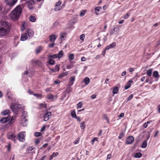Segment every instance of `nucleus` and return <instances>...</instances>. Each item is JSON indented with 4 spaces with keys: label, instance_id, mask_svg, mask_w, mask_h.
Segmentation results:
<instances>
[{
    "label": "nucleus",
    "instance_id": "51",
    "mask_svg": "<svg viewBox=\"0 0 160 160\" xmlns=\"http://www.w3.org/2000/svg\"><path fill=\"white\" fill-rule=\"evenodd\" d=\"M124 136V133L123 132H122L120 133L119 136H118V138L121 139Z\"/></svg>",
    "mask_w": 160,
    "mask_h": 160
},
{
    "label": "nucleus",
    "instance_id": "43",
    "mask_svg": "<svg viewBox=\"0 0 160 160\" xmlns=\"http://www.w3.org/2000/svg\"><path fill=\"white\" fill-rule=\"evenodd\" d=\"M70 60H73L74 59V55L73 54H70L68 56Z\"/></svg>",
    "mask_w": 160,
    "mask_h": 160
},
{
    "label": "nucleus",
    "instance_id": "11",
    "mask_svg": "<svg viewBox=\"0 0 160 160\" xmlns=\"http://www.w3.org/2000/svg\"><path fill=\"white\" fill-rule=\"evenodd\" d=\"M116 28H114L110 32V34L111 35H112L115 32L118 33L119 32V28L121 27L120 25H118Z\"/></svg>",
    "mask_w": 160,
    "mask_h": 160
},
{
    "label": "nucleus",
    "instance_id": "50",
    "mask_svg": "<svg viewBox=\"0 0 160 160\" xmlns=\"http://www.w3.org/2000/svg\"><path fill=\"white\" fill-rule=\"evenodd\" d=\"M82 102H80L77 104V108H81L82 107Z\"/></svg>",
    "mask_w": 160,
    "mask_h": 160
},
{
    "label": "nucleus",
    "instance_id": "42",
    "mask_svg": "<svg viewBox=\"0 0 160 160\" xmlns=\"http://www.w3.org/2000/svg\"><path fill=\"white\" fill-rule=\"evenodd\" d=\"M27 117V112L26 111H23L22 113V118H26Z\"/></svg>",
    "mask_w": 160,
    "mask_h": 160
},
{
    "label": "nucleus",
    "instance_id": "40",
    "mask_svg": "<svg viewBox=\"0 0 160 160\" xmlns=\"http://www.w3.org/2000/svg\"><path fill=\"white\" fill-rule=\"evenodd\" d=\"M84 124L85 122L84 121L82 122L80 124V127L82 129H84L86 128V126L84 125Z\"/></svg>",
    "mask_w": 160,
    "mask_h": 160
},
{
    "label": "nucleus",
    "instance_id": "2",
    "mask_svg": "<svg viewBox=\"0 0 160 160\" xmlns=\"http://www.w3.org/2000/svg\"><path fill=\"white\" fill-rule=\"evenodd\" d=\"M0 27V36H3L7 35L10 29L8 23L5 22H2Z\"/></svg>",
    "mask_w": 160,
    "mask_h": 160
},
{
    "label": "nucleus",
    "instance_id": "26",
    "mask_svg": "<svg viewBox=\"0 0 160 160\" xmlns=\"http://www.w3.org/2000/svg\"><path fill=\"white\" fill-rule=\"evenodd\" d=\"M16 119V116H14L12 117L11 119L10 118V120L9 122V124L10 125H11L12 123H13L15 121Z\"/></svg>",
    "mask_w": 160,
    "mask_h": 160
},
{
    "label": "nucleus",
    "instance_id": "35",
    "mask_svg": "<svg viewBox=\"0 0 160 160\" xmlns=\"http://www.w3.org/2000/svg\"><path fill=\"white\" fill-rule=\"evenodd\" d=\"M118 87H115V88H114L113 89V94H117L118 92Z\"/></svg>",
    "mask_w": 160,
    "mask_h": 160
},
{
    "label": "nucleus",
    "instance_id": "46",
    "mask_svg": "<svg viewBox=\"0 0 160 160\" xmlns=\"http://www.w3.org/2000/svg\"><path fill=\"white\" fill-rule=\"evenodd\" d=\"M98 138L97 137L94 138L91 142L92 145H93L95 141H98Z\"/></svg>",
    "mask_w": 160,
    "mask_h": 160
},
{
    "label": "nucleus",
    "instance_id": "20",
    "mask_svg": "<svg viewBox=\"0 0 160 160\" xmlns=\"http://www.w3.org/2000/svg\"><path fill=\"white\" fill-rule=\"evenodd\" d=\"M28 74V76L29 77H32L34 74V72H28L27 71H25L23 74L22 75L23 77H25V76L27 75Z\"/></svg>",
    "mask_w": 160,
    "mask_h": 160
},
{
    "label": "nucleus",
    "instance_id": "13",
    "mask_svg": "<svg viewBox=\"0 0 160 160\" xmlns=\"http://www.w3.org/2000/svg\"><path fill=\"white\" fill-rule=\"evenodd\" d=\"M52 115V112H48L45 113L44 116V121H48Z\"/></svg>",
    "mask_w": 160,
    "mask_h": 160
},
{
    "label": "nucleus",
    "instance_id": "61",
    "mask_svg": "<svg viewBox=\"0 0 160 160\" xmlns=\"http://www.w3.org/2000/svg\"><path fill=\"white\" fill-rule=\"evenodd\" d=\"M135 69L134 68H129L128 69V70L129 71V72H132L134 71Z\"/></svg>",
    "mask_w": 160,
    "mask_h": 160
},
{
    "label": "nucleus",
    "instance_id": "8",
    "mask_svg": "<svg viewBox=\"0 0 160 160\" xmlns=\"http://www.w3.org/2000/svg\"><path fill=\"white\" fill-rule=\"evenodd\" d=\"M67 33L65 32H62L60 33L59 38L62 41L65 40L67 38Z\"/></svg>",
    "mask_w": 160,
    "mask_h": 160
},
{
    "label": "nucleus",
    "instance_id": "33",
    "mask_svg": "<svg viewBox=\"0 0 160 160\" xmlns=\"http://www.w3.org/2000/svg\"><path fill=\"white\" fill-rule=\"evenodd\" d=\"M84 83L86 85H88L90 82V79L88 77L85 78L84 79Z\"/></svg>",
    "mask_w": 160,
    "mask_h": 160
},
{
    "label": "nucleus",
    "instance_id": "15",
    "mask_svg": "<svg viewBox=\"0 0 160 160\" xmlns=\"http://www.w3.org/2000/svg\"><path fill=\"white\" fill-rule=\"evenodd\" d=\"M21 123L23 126H26L28 123L27 119L26 118H22L21 117Z\"/></svg>",
    "mask_w": 160,
    "mask_h": 160
},
{
    "label": "nucleus",
    "instance_id": "32",
    "mask_svg": "<svg viewBox=\"0 0 160 160\" xmlns=\"http://www.w3.org/2000/svg\"><path fill=\"white\" fill-rule=\"evenodd\" d=\"M60 69L59 65H57L55 68L54 69H52V71L53 72H55L56 71H58Z\"/></svg>",
    "mask_w": 160,
    "mask_h": 160
},
{
    "label": "nucleus",
    "instance_id": "9",
    "mask_svg": "<svg viewBox=\"0 0 160 160\" xmlns=\"http://www.w3.org/2000/svg\"><path fill=\"white\" fill-rule=\"evenodd\" d=\"M7 136L8 139L12 140H13L14 142H15L16 140V137L14 133L12 132H9Z\"/></svg>",
    "mask_w": 160,
    "mask_h": 160
},
{
    "label": "nucleus",
    "instance_id": "48",
    "mask_svg": "<svg viewBox=\"0 0 160 160\" xmlns=\"http://www.w3.org/2000/svg\"><path fill=\"white\" fill-rule=\"evenodd\" d=\"M25 22H23L22 23V26L21 28V30L22 31H23L25 28Z\"/></svg>",
    "mask_w": 160,
    "mask_h": 160
},
{
    "label": "nucleus",
    "instance_id": "7",
    "mask_svg": "<svg viewBox=\"0 0 160 160\" xmlns=\"http://www.w3.org/2000/svg\"><path fill=\"white\" fill-rule=\"evenodd\" d=\"M18 0H5L7 4L11 8L17 2Z\"/></svg>",
    "mask_w": 160,
    "mask_h": 160
},
{
    "label": "nucleus",
    "instance_id": "54",
    "mask_svg": "<svg viewBox=\"0 0 160 160\" xmlns=\"http://www.w3.org/2000/svg\"><path fill=\"white\" fill-rule=\"evenodd\" d=\"M33 95L35 96L37 98H41L42 95L41 94H33Z\"/></svg>",
    "mask_w": 160,
    "mask_h": 160
},
{
    "label": "nucleus",
    "instance_id": "21",
    "mask_svg": "<svg viewBox=\"0 0 160 160\" xmlns=\"http://www.w3.org/2000/svg\"><path fill=\"white\" fill-rule=\"evenodd\" d=\"M34 147L33 146H31L28 147L27 149V152L28 153H35L34 151L33 150Z\"/></svg>",
    "mask_w": 160,
    "mask_h": 160
},
{
    "label": "nucleus",
    "instance_id": "3",
    "mask_svg": "<svg viewBox=\"0 0 160 160\" xmlns=\"http://www.w3.org/2000/svg\"><path fill=\"white\" fill-rule=\"evenodd\" d=\"M25 132H22L18 134L17 137L16 138V139H18L20 142H23L25 140Z\"/></svg>",
    "mask_w": 160,
    "mask_h": 160
},
{
    "label": "nucleus",
    "instance_id": "55",
    "mask_svg": "<svg viewBox=\"0 0 160 160\" xmlns=\"http://www.w3.org/2000/svg\"><path fill=\"white\" fill-rule=\"evenodd\" d=\"M42 135V133L40 132H36L35 133V135L37 137L40 136H41Z\"/></svg>",
    "mask_w": 160,
    "mask_h": 160
},
{
    "label": "nucleus",
    "instance_id": "29",
    "mask_svg": "<svg viewBox=\"0 0 160 160\" xmlns=\"http://www.w3.org/2000/svg\"><path fill=\"white\" fill-rule=\"evenodd\" d=\"M102 9V7H96L95 8V13L96 15H98V13L97 12H99Z\"/></svg>",
    "mask_w": 160,
    "mask_h": 160
},
{
    "label": "nucleus",
    "instance_id": "4",
    "mask_svg": "<svg viewBox=\"0 0 160 160\" xmlns=\"http://www.w3.org/2000/svg\"><path fill=\"white\" fill-rule=\"evenodd\" d=\"M8 11L3 7L0 6V22L2 21V18L7 14Z\"/></svg>",
    "mask_w": 160,
    "mask_h": 160
},
{
    "label": "nucleus",
    "instance_id": "58",
    "mask_svg": "<svg viewBox=\"0 0 160 160\" xmlns=\"http://www.w3.org/2000/svg\"><path fill=\"white\" fill-rule=\"evenodd\" d=\"M129 15L127 13L123 16V18L125 19H127L129 17Z\"/></svg>",
    "mask_w": 160,
    "mask_h": 160
},
{
    "label": "nucleus",
    "instance_id": "60",
    "mask_svg": "<svg viewBox=\"0 0 160 160\" xmlns=\"http://www.w3.org/2000/svg\"><path fill=\"white\" fill-rule=\"evenodd\" d=\"M73 67V66L72 65H67L66 66L67 68L68 69H70Z\"/></svg>",
    "mask_w": 160,
    "mask_h": 160
},
{
    "label": "nucleus",
    "instance_id": "64",
    "mask_svg": "<svg viewBox=\"0 0 160 160\" xmlns=\"http://www.w3.org/2000/svg\"><path fill=\"white\" fill-rule=\"evenodd\" d=\"M46 127L45 126H44L41 129V131L42 132H43L45 130Z\"/></svg>",
    "mask_w": 160,
    "mask_h": 160
},
{
    "label": "nucleus",
    "instance_id": "63",
    "mask_svg": "<svg viewBox=\"0 0 160 160\" xmlns=\"http://www.w3.org/2000/svg\"><path fill=\"white\" fill-rule=\"evenodd\" d=\"M11 147V144H9L7 146V150L8 151H9L10 150Z\"/></svg>",
    "mask_w": 160,
    "mask_h": 160
},
{
    "label": "nucleus",
    "instance_id": "1",
    "mask_svg": "<svg viewBox=\"0 0 160 160\" xmlns=\"http://www.w3.org/2000/svg\"><path fill=\"white\" fill-rule=\"evenodd\" d=\"M22 5L17 6L10 14V18L13 21L18 20L22 13Z\"/></svg>",
    "mask_w": 160,
    "mask_h": 160
},
{
    "label": "nucleus",
    "instance_id": "44",
    "mask_svg": "<svg viewBox=\"0 0 160 160\" xmlns=\"http://www.w3.org/2000/svg\"><path fill=\"white\" fill-rule=\"evenodd\" d=\"M47 104L46 103H41L39 104V107L41 108H46Z\"/></svg>",
    "mask_w": 160,
    "mask_h": 160
},
{
    "label": "nucleus",
    "instance_id": "17",
    "mask_svg": "<svg viewBox=\"0 0 160 160\" xmlns=\"http://www.w3.org/2000/svg\"><path fill=\"white\" fill-rule=\"evenodd\" d=\"M28 37L25 33H23L21 35L20 40L22 41H25L27 39H29Z\"/></svg>",
    "mask_w": 160,
    "mask_h": 160
},
{
    "label": "nucleus",
    "instance_id": "47",
    "mask_svg": "<svg viewBox=\"0 0 160 160\" xmlns=\"http://www.w3.org/2000/svg\"><path fill=\"white\" fill-rule=\"evenodd\" d=\"M72 116L73 118H77V115L76 114V112L74 111H73L71 113Z\"/></svg>",
    "mask_w": 160,
    "mask_h": 160
},
{
    "label": "nucleus",
    "instance_id": "49",
    "mask_svg": "<svg viewBox=\"0 0 160 160\" xmlns=\"http://www.w3.org/2000/svg\"><path fill=\"white\" fill-rule=\"evenodd\" d=\"M145 82L147 83L148 82L150 84H151L152 83V82L151 79H149V78H146Z\"/></svg>",
    "mask_w": 160,
    "mask_h": 160
},
{
    "label": "nucleus",
    "instance_id": "62",
    "mask_svg": "<svg viewBox=\"0 0 160 160\" xmlns=\"http://www.w3.org/2000/svg\"><path fill=\"white\" fill-rule=\"evenodd\" d=\"M55 45L54 42H52V43L51 44H49V47L50 48H53Z\"/></svg>",
    "mask_w": 160,
    "mask_h": 160
},
{
    "label": "nucleus",
    "instance_id": "25",
    "mask_svg": "<svg viewBox=\"0 0 160 160\" xmlns=\"http://www.w3.org/2000/svg\"><path fill=\"white\" fill-rule=\"evenodd\" d=\"M11 91L10 89H8L7 90V92L6 94L7 96L8 97V98L10 99H12V97L11 94Z\"/></svg>",
    "mask_w": 160,
    "mask_h": 160
},
{
    "label": "nucleus",
    "instance_id": "24",
    "mask_svg": "<svg viewBox=\"0 0 160 160\" xmlns=\"http://www.w3.org/2000/svg\"><path fill=\"white\" fill-rule=\"evenodd\" d=\"M75 76H72L70 79L69 85L72 86L73 84V82L75 80Z\"/></svg>",
    "mask_w": 160,
    "mask_h": 160
},
{
    "label": "nucleus",
    "instance_id": "39",
    "mask_svg": "<svg viewBox=\"0 0 160 160\" xmlns=\"http://www.w3.org/2000/svg\"><path fill=\"white\" fill-rule=\"evenodd\" d=\"M62 8V6H61V7H55V8H54V10L55 11H58L60 10Z\"/></svg>",
    "mask_w": 160,
    "mask_h": 160
},
{
    "label": "nucleus",
    "instance_id": "53",
    "mask_svg": "<svg viewBox=\"0 0 160 160\" xmlns=\"http://www.w3.org/2000/svg\"><path fill=\"white\" fill-rule=\"evenodd\" d=\"M80 138H78L73 142L75 144H78L79 142V140H80Z\"/></svg>",
    "mask_w": 160,
    "mask_h": 160
},
{
    "label": "nucleus",
    "instance_id": "23",
    "mask_svg": "<svg viewBox=\"0 0 160 160\" xmlns=\"http://www.w3.org/2000/svg\"><path fill=\"white\" fill-rule=\"evenodd\" d=\"M153 76L156 78L158 79L160 75H159L157 71H154L153 73Z\"/></svg>",
    "mask_w": 160,
    "mask_h": 160
},
{
    "label": "nucleus",
    "instance_id": "22",
    "mask_svg": "<svg viewBox=\"0 0 160 160\" xmlns=\"http://www.w3.org/2000/svg\"><path fill=\"white\" fill-rule=\"evenodd\" d=\"M43 49V47L41 46L37 47L35 50L36 53L37 54H38L41 52V51Z\"/></svg>",
    "mask_w": 160,
    "mask_h": 160
},
{
    "label": "nucleus",
    "instance_id": "36",
    "mask_svg": "<svg viewBox=\"0 0 160 160\" xmlns=\"http://www.w3.org/2000/svg\"><path fill=\"white\" fill-rule=\"evenodd\" d=\"M29 20L31 22H34L36 21V18L34 16H31L29 18Z\"/></svg>",
    "mask_w": 160,
    "mask_h": 160
},
{
    "label": "nucleus",
    "instance_id": "19",
    "mask_svg": "<svg viewBox=\"0 0 160 160\" xmlns=\"http://www.w3.org/2000/svg\"><path fill=\"white\" fill-rule=\"evenodd\" d=\"M57 37L54 34H52L49 36L50 41L52 42H54L57 39Z\"/></svg>",
    "mask_w": 160,
    "mask_h": 160
},
{
    "label": "nucleus",
    "instance_id": "16",
    "mask_svg": "<svg viewBox=\"0 0 160 160\" xmlns=\"http://www.w3.org/2000/svg\"><path fill=\"white\" fill-rule=\"evenodd\" d=\"M11 118V117L10 115H8L7 117L3 118H2L0 120V122L1 123H6L7 121H8L10 118Z\"/></svg>",
    "mask_w": 160,
    "mask_h": 160
},
{
    "label": "nucleus",
    "instance_id": "31",
    "mask_svg": "<svg viewBox=\"0 0 160 160\" xmlns=\"http://www.w3.org/2000/svg\"><path fill=\"white\" fill-rule=\"evenodd\" d=\"M58 155V153L57 152H53L52 154L51 155L49 158V160H52L54 157L57 156Z\"/></svg>",
    "mask_w": 160,
    "mask_h": 160
},
{
    "label": "nucleus",
    "instance_id": "59",
    "mask_svg": "<svg viewBox=\"0 0 160 160\" xmlns=\"http://www.w3.org/2000/svg\"><path fill=\"white\" fill-rule=\"evenodd\" d=\"M133 97V95L132 94H131L130 95V96L127 99V101H128L132 99Z\"/></svg>",
    "mask_w": 160,
    "mask_h": 160
},
{
    "label": "nucleus",
    "instance_id": "45",
    "mask_svg": "<svg viewBox=\"0 0 160 160\" xmlns=\"http://www.w3.org/2000/svg\"><path fill=\"white\" fill-rule=\"evenodd\" d=\"M86 10H83L81 11L80 12V16L82 17L86 13Z\"/></svg>",
    "mask_w": 160,
    "mask_h": 160
},
{
    "label": "nucleus",
    "instance_id": "56",
    "mask_svg": "<svg viewBox=\"0 0 160 160\" xmlns=\"http://www.w3.org/2000/svg\"><path fill=\"white\" fill-rule=\"evenodd\" d=\"M111 48H113L115 47L116 45V43L113 42L109 45Z\"/></svg>",
    "mask_w": 160,
    "mask_h": 160
},
{
    "label": "nucleus",
    "instance_id": "57",
    "mask_svg": "<svg viewBox=\"0 0 160 160\" xmlns=\"http://www.w3.org/2000/svg\"><path fill=\"white\" fill-rule=\"evenodd\" d=\"M85 38V35L84 34H82L80 36V39L82 41L84 40V38Z\"/></svg>",
    "mask_w": 160,
    "mask_h": 160
},
{
    "label": "nucleus",
    "instance_id": "10",
    "mask_svg": "<svg viewBox=\"0 0 160 160\" xmlns=\"http://www.w3.org/2000/svg\"><path fill=\"white\" fill-rule=\"evenodd\" d=\"M134 140V138L132 136L128 137L126 139V143L127 144H131L132 143Z\"/></svg>",
    "mask_w": 160,
    "mask_h": 160
},
{
    "label": "nucleus",
    "instance_id": "28",
    "mask_svg": "<svg viewBox=\"0 0 160 160\" xmlns=\"http://www.w3.org/2000/svg\"><path fill=\"white\" fill-rule=\"evenodd\" d=\"M68 73V72H66L63 73H62L59 75L58 77L59 78H62L64 77V76L67 75Z\"/></svg>",
    "mask_w": 160,
    "mask_h": 160
},
{
    "label": "nucleus",
    "instance_id": "41",
    "mask_svg": "<svg viewBox=\"0 0 160 160\" xmlns=\"http://www.w3.org/2000/svg\"><path fill=\"white\" fill-rule=\"evenodd\" d=\"M147 141L146 140H145L143 142L141 147L143 148H145L147 147Z\"/></svg>",
    "mask_w": 160,
    "mask_h": 160
},
{
    "label": "nucleus",
    "instance_id": "37",
    "mask_svg": "<svg viewBox=\"0 0 160 160\" xmlns=\"http://www.w3.org/2000/svg\"><path fill=\"white\" fill-rule=\"evenodd\" d=\"M9 113V111L8 110H5L2 112V114L3 115L5 116L8 114Z\"/></svg>",
    "mask_w": 160,
    "mask_h": 160
},
{
    "label": "nucleus",
    "instance_id": "38",
    "mask_svg": "<svg viewBox=\"0 0 160 160\" xmlns=\"http://www.w3.org/2000/svg\"><path fill=\"white\" fill-rule=\"evenodd\" d=\"M142 156V154L140 152L136 153L134 155V157L137 158H140Z\"/></svg>",
    "mask_w": 160,
    "mask_h": 160
},
{
    "label": "nucleus",
    "instance_id": "5",
    "mask_svg": "<svg viewBox=\"0 0 160 160\" xmlns=\"http://www.w3.org/2000/svg\"><path fill=\"white\" fill-rule=\"evenodd\" d=\"M64 53L62 50L60 51L58 54H55L54 55H50L48 56V58H59L62 57Z\"/></svg>",
    "mask_w": 160,
    "mask_h": 160
},
{
    "label": "nucleus",
    "instance_id": "14",
    "mask_svg": "<svg viewBox=\"0 0 160 160\" xmlns=\"http://www.w3.org/2000/svg\"><path fill=\"white\" fill-rule=\"evenodd\" d=\"M18 106L17 104H12L10 106L11 109L15 113H16L18 112Z\"/></svg>",
    "mask_w": 160,
    "mask_h": 160
},
{
    "label": "nucleus",
    "instance_id": "18",
    "mask_svg": "<svg viewBox=\"0 0 160 160\" xmlns=\"http://www.w3.org/2000/svg\"><path fill=\"white\" fill-rule=\"evenodd\" d=\"M133 81L132 80V79H130L128 82L127 83V84L126 86H125V89H127L129 88L131 85V84L133 83Z\"/></svg>",
    "mask_w": 160,
    "mask_h": 160
},
{
    "label": "nucleus",
    "instance_id": "12",
    "mask_svg": "<svg viewBox=\"0 0 160 160\" xmlns=\"http://www.w3.org/2000/svg\"><path fill=\"white\" fill-rule=\"evenodd\" d=\"M28 8L30 10H32L33 9L34 2L32 0H30L27 2Z\"/></svg>",
    "mask_w": 160,
    "mask_h": 160
},
{
    "label": "nucleus",
    "instance_id": "52",
    "mask_svg": "<svg viewBox=\"0 0 160 160\" xmlns=\"http://www.w3.org/2000/svg\"><path fill=\"white\" fill-rule=\"evenodd\" d=\"M61 3L62 2L59 1L55 3V7H61L60 6L61 5Z\"/></svg>",
    "mask_w": 160,
    "mask_h": 160
},
{
    "label": "nucleus",
    "instance_id": "6",
    "mask_svg": "<svg viewBox=\"0 0 160 160\" xmlns=\"http://www.w3.org/2000/svg\"><path fill=\"white\" fill-rule=\"evenodd\" d=\"M25 33L28 36V37L29 38H32L34 34L33 31L30 28H28Z\"/></svg>",
    "mask_w": 160,
    "mask_h": 160
},
{
    "label": "nucleus",
    "instance_id": "27",
    "mask_svg": "<svg viewBox=\"0 0 160 160\" xmlns=\"http://www.w3.org/2000/svg\"><path fill=\"white\" fill-rule=\"evenodd\" d=\"M54 98H55L54 96L53 95L51 94H48L47 95V99H48L49 100H54Z\"/></svg>",
    "mask_w": 160,
    "mask_h": 160
},
{
    "label": "nucleus",
    "instance_id": "34",
    "mask_svg": "<svg viewBox=\"0 0 160 160\" xmlns=\"http://www.w3.org/2000/svg\"><path fill=\"white\" fill-rule=\"evenodd\" d=\"M48 63L51 65H54L55 64V61L51 58H48Z\"/></svg>",
    "mask_w": 160,
    "mask_h": 160
},
{
    "label": "nucleus",
    "instance_id": "30",
    "mask_svg": "<svg viewBox=\"0 0 160 160\" xmlns=\"http://www.w3.org/2000/svg\"><path fill=\"white\" fill-rule=\"evenodd\" d=\"M152 70V69H150L147 71L146 73L148 76L150 77L151 76Z\"/></svg>",
    "mask_w": 160,
    "mask_h": 160
}]
</instances>
